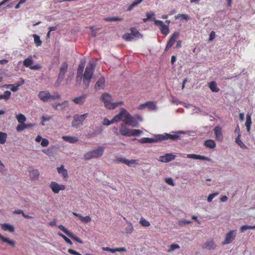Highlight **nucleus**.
<instances>
[{"label":"nucleus","mask_w":255,"mask_h":255,"mask_svg":"<svg viewBox=\"0 0 255 255\" xmlns=\"http://www.w3.org/2000/svg\"><path fill=\"white\" fill-rule=\"evenodd\" d=\"M84 64L80 63L79 65L77 72V79L83 78V84L88 88L94 75L95 65L93 63H90L86 66L84 73L83 74L84 69Z\"/></svg>","instance_id":"f257e3e1"},{"label":"nucleus","mask_w":255,"mask_h":255,"mask_svg":"<svg viewBox=\"0 0 255 255\" xmlns=\"http://www.w3.org/2000/svg\"><path fill=\"white\" fill-rule=\"evenodd\" d=\"M179 138V136L177 134H171L165 133L163 134H158L154 138L143 137L139 140L141 143H154L157 141H161L167 139L176 140Z\"/></svg>","instance_id":"f03ea898"},{"label":"nucleus","mask_w":255,"mask_h":255,"mask_svg":"<svg viewBox=\"0 0 255 255\" xmlns=\"http://www.w3.org/2000/svg\"><path fill=\"white\" fill-rule=\"evenodd\" d=\"M38 97L43 102H48L60 99V95L58 93H55L54 95H52L48 91H40Z\"/></svg>","instance_id":"7ed1b4c3"},{"label":"nucleus","mask_w":255,"mask_h":255,"mask_svg":"<svg viewBox=\"0 0 255 255\" xmlns=\"http://www.w3.org/2000/svg\"><path fill=\"white\" fill-rule=\"evenodd\" d=\"M120 131L122 135L124 136H138L142 133V131L140 129H130L126 127L124 124H122L120 128Z\"/></svg>","instance_id":"20e7f679"},{"label":"nucleus","mask_w":255,"mask_h":255,"mask_svg":"<svg viewBox=\"0 0 255 255\" xmlns=\"http://www.w3.org/2000/svg\"><path fill=\"white\" fill-rule=\"evenodd\" d=\"M101 100L104 103L105 107L109 109H114L120 105H123V102L111 103V97L108 94H104L101 96Z\"/></svg>","instance_id":"39448f33"},{"label":"nucleus","mask_w":255,"mask_h":255,"mask_svg":"<svg viewBox=\"0 0 255 255\" xmlns=\"http://www.w3.org/2000/svg\"><path fill=\"white\" fill-rule=\"evenodd\" d=\"M104 147L99 146L97 149L88 152L85 154L84 157L85 160H90L92 158L101 157L104 153Z\"/></svg>","instance_id":"423d86ee"},{"label":"nucleus","mask_w":255,"mask_h":255,"mask_svg":"<svg viewBox=\"0 0 255 255\" xmlns=\"http://www.w3.org/2000/svg\"><path fill=\"white\" fill-rule=\"evenodd\" d=\"M124 122L125 125H127L132 127L137 128L139 127V124L136 119L131 117V115L126 111Z\"/></svg>","instance_id":"0eeeda50"},{"label":"nucleus","mask_w":255,"mask_h":255,"mask_svg":"<svg viewBox=\"0 0 255 255\" xmlns=\"http://www.w3.org/2000/svg\"><path fill=\"white\" fill-rule=\"evenodd\" d=\"M88 113L84 114L83 115H74L73 117V120L72 122V125L73 127L77 128L80 125L82 124V122L87 117Z\"/></svg>","instance_id":"6e6552de"},{"label":"nucleus","mask_w":255,"mask_h":255,"mask_svg":"<svg viewBox=\"0 0 255 255\" xmlns=\"http://www.w3.org/2000/svg\"><path fill=\"white\" fill-rule=\"evenodd\" d=\"M68 67V65L66 62L62 63L60 68V72L57 80V83L58 85L63 80L65 73L67 71Z\"/></svg>","instance_id":"1a4fd4ad"},{"label":"nucleus","mask_w":255,"mask_h":255,"mask_svg":"<svg viewBox=\"0 0 255 255\" xmlns=\"http://www.w3.org/2000/svg\"><path fill=\"white\" fill-rule=\"evenodd\" d=\"M179 36V33L178 32H174L172 34L166 45L165 51H168L174 45Z\"/></svg>","instance_id":"9d476101"},{"label":"nucleus","mask_w":255,"mask_h":255,"mask_svg":"<svg viewBox=\"0 0 255 255\" xmlns=\"http://www.w3.org/2000/svg\"><path fill=\"white\" fill-rule=\"evenodd\" d=\"M49 187L51 189L52 191L56 194L58 193L60 190H64L65 189V185H59L57 183L54 181H52L50 183Z\"/></svg>","instance_id":"9b49d317"},{"label":"nucleus","mask_w":255,"mask_h":255,"mask_svg":"<svg viewBox=\"0 0 255 255\" xmlns=\"http://www.w3.org/2000/svg\"><path fill=\"white\" fill-rule=\"evenodd\" d=\"M236 235V231L235 230H232L228 233L226 236L225 240L222 244V245L231 243L235 239Z\"/></svg>","instance_id":"f8f14e48"},{"label":"nucleus","mask_w":255,"mask_h":255,"mask_svg":"<svg viewBox=\"0 0 255 255\" xmlns=\"http://www.w3.org/2000/svg\"><path fill=\"white\" fill-rule=\"evenodd\" d=\"M216 140L222 141L223 139L222 129L219 127H216L214 129Z\"/></svg>","instance_id":"ddd939ff"},{"label":"nucleus","mask_w":255,"mask_h":255,"mask_svg":"<svg viewBox=\"0 0 255 255\" xmlns=\"http://www.w3.org/2000/svg\"><path fill=\"white\" fill-rule=\"evenodd\" d=\"M175 156L171 153H166L160 157L159 160L163 162H168L175 159Z\"/></svg>","instance_id":"4468645a"},{"label":"nucleus","mask_w":255,"mask_h":255,"mask_svg":"<svg viewBox=\"0 0 255 255\" xmlns=\"http://www.w3.org/2000/svg\"><path fill=\"white\" fill-rule=\"evenodd\" d=\"M126 112V110L123 109L121 112L118 115L115 116L112 119L113 123L118 122L121 120H123L124 121Z\"/></svg>","instance_id":"2eb2a0df"},{"label":"nucleus","mask_w":255,"mask_h":255,"mask_svg":"<svg viewBox=\"0 0 255 255\" xmlns=\"http://www.w3.org/2000/svg\"><path fill=\"white\" fill-rule=\"evenodd\" d=\"M105 78L103 76L101 77L98 81L96 83L95 88L96 90H100L103 89L105 86Z\"/></svg>","instance_id":"dca6fc26"},{"label":"nucleus","mask_w":255,"mask_h":255,"mask_svg":"<svg viewBox=\"0 0 255 255\" xmlns=\"http://www.w3.org/2000/svg\"><path fill=\"white\" fill-rule=\"evenodd\" d=\"M39 172L37 169H32L29 171V177L31 180L34 181L38 179Z\"/></svg>","instance_id":"f3484780"},{"label":"nucleus","mask_w":255,"mask_h":255,"mask_svg":"<svg viewBox=\"0 0 255 255\" xmlns=\"http://www.w3.org/2000/svg\"><path fill=\"white\" fill-rule=\"evenodd\" d=\"M73 215L75 216L78 217L79 218L81 222H82L84 223H88L91 221L92 219L89 216H87L85 217L81 216L80 214L77 213L76 212H73Z\"/></svg>","instance_id":"a211bd4d"},{"label":"nucleus","mask_w":255,"mask_h":255,"mask_svg":"<svg viewBox=\"0 0 255 255\" xmlns=\"http://www.w3.org/2000/svg\"><path fill=\"white\" fill-rule=\"evenodd\" d=\"M216 245L213 240L206 242L203 246V248L208 250H213L216 248Z\"/></svg>","instance_id":"6ab92c4d"},{"label":"nucleus","mask_w":255,"mask_h":255,"mask_svg":"<svg viewBox=\"0 0 255 255\" xmlns=\"http://www.w3.org/2000/svg\"><path fill=\"white\" fill-rule=\"evenodd\" d=\"M62 139L67 142H68L71 143H74L77 142L79 139L77 137L75 136H63Z\"/></svg>","instance_id":"aec40b11"},{"label":"nucleus","mask_w":255,"mask_h":255,"mask_svg":"<svg viewBox=\"0 0 255 255\" xmlns=\"http://www.w3.org/2000/svg\"><path fill=\"white\" fill-rule=\"evenodd\" d=\"M103 250L105 251H108L111 253H115L116 252H126L127 251L125 248H119L116 249H111L109 247H103Z\"/></svg>","instance_id":"412c9836"},{"label":"nucleus","mask_w":255,"mask_h":255,"mask_svg":"<svg viewBox=\"0 0 255 255\" xmlns=\"http://www.w3.org/2000/svg\"><path fill=\"white\" fill-rule=\"evenodd\" d=\"M58 172L61 174L63 178H67L68 177L67 170L64 168V165H61L60 167L57 168Z\"/></svg>","instance_id":"4be33fe9"},{"label":"nucleus","mask_w":255,"mask_h":255,"mask_svg":"<svg viewBox=\"0 0 255 255\" xmlns=\"http://www.w3.org/2000/svg\"><path fill=\"white\" fill-rule=\"evenodd\" d=\"M86 97V95H83L79 97L74 98L72 101L76 104L82 105L84 103Z\"/></svg>","instance_id":"5701e85b"},{"label":"nucleus","mask_w":255,"mask_h":255,"mask_svg":"<svg viewBox=\"0 0 255 255\" xmlns=\"http://www.w3.org/2000/svg\"><path fill=\"white\" fill-rule=\"evenodd\" d=\"M186 157L194 159L208 160L207 157L195 154H188Z\"/></svg>","instance_id":"b1692460"},{"label":"nucleus","mask_w":255,"mask_h":255,"mask_svg":"<svg viewBox=\"0 0 255 255\" xmlns=\"http://www.w3.org/2000/svg\"><path fill=\"white\" fill-rule=\"evenodd\" d=\"M0 226L4 231H8L11 233L13 232L14 231V228L13 226L6 223L0 224Z\"/></svg>","instance_id":"393cba45"},{"label":"nucleus","mask_w":255,"mask_h":255,"mask_svg":"<svg viewBox=\"0 0 255 255\" xmlns=\"http://www.w3.org/2000/svg\"><path fill=\"white\" fill-rule=\"evenodd\" d=\"M209 87L213 92H218L220 91V89L217 87V83L215 81L210 82Z\"/></svg>","instance_id":"a878e982"},{"label":"nucleus","mask_w":255,"mask_h":255,"mask_svg":"<svg viewBox=\"0 0 255 255\" xmlns=\"http://www.w3.org/2000/svg\"><path fill=\"white\" fill-rule=\"evenodd\" d=\"M24 83V81L23 80L21 82H19L18 83L15 84H10V89L11 91L12 92H16L17 91L19 87L21 85H23Z\"/></svg>","instance_id":"bb28decb"},{"label":"nucleus","mask_w":255,"mask_h":255,"mask_svg":"<svg viewBox=\"0 0 255 255\" xmlns=\"http://www.w3.org/2000/svg\"><path fill=\"white\" fill-rule=\"evenodd\" d=\"M204 145L206 147L214 148L216 146L215 142L212 139H208L205 141Z\"/></svg>","instance_id":"cd10ccee"},{"label":"nucleus","mask_w":255,"mask_h":255,"mask_svg":"<svg viewBox=\"0 0 255 255\" xmlns=\"http://www.w3.org/2000/svg\"><path fill=\"white\" fill-rule=\"evenodd\" d=\"M252 124L251 115L248 114L247 115V119L245 123V126L247 128L248 131H250L251 128V126Z\"/></svg>","instance_id":"c85d7f7f"},{"label":"nucleus","mask_w":255,"mask_h":255,"mask_svg":"<svg viewBox=\"0 0 255 255\" xmlns=\"http://www.w3.org/2000/svg\"><path fill=\"white\" fill-rule=\"evenodd\" d=\"M34 61L31 57H29L25 59L23 61V65L26 67H32V64L33 63Z\"/></svg>","instance_id":"c756f323"},{"label":"nucleus","mask_w":255,"mask_h":255,"mask_svg":"<svg viewBox=\"0 0 255 255\" xmlns=\"http://www.w3.org/2000/svg\"><path fill=\"white\" fill-rule=\"evenodd\" d=\"M16 118L19 124H25V122L26 121V117L22 114L16 115Z\"/></svg>","instance_id":"7c9ffc66"},{"label":"nucleus","mask_w":255,"mask_h":255,"mask_svg":"<svg viewBox=\"0 0 255 255\" xmlns=\"http://www.w3.org/2000/svg\"><path fill=\"white\" fill-rule=\"evenodd\" d=\"M0 239L2 241V242L4 243H6L10 246L14 247L15 245V242L12 240H9L8 238H5L2 236L0 234Z\"/></svg>","instance_id":"2f4dec72"},{"label":"nucleus","mask_w":255,"mask_h":255,"mask_svg":"<svg viewBox=\"0 0 255 255\" xmlns=\"http://www.w3.org/2000/svg\"><path fill=\"white\" fill-rule=\"evenodd\" d=\"M160 29L161 33L164 35H167L169 33L168 26L165 24L160 28Z\"/></svg>","instance_id":"473e14b6"},{"label":"nucleus","mask_w":255,"mask_h":255,"mask_svg":"<svg viewBox=\"0 0 255 255\" xmlns=\"http://www.w3.org/2000/svg\"><path fill=\"white\" fill-rule=\"evenodd\" d=\"M7 138V134L5 132H0V143L4 144Z\"/></svg>","instance_id":"72a5a7b5"},{"label":"nucleus","mask_w":255,"mask_h":255,"mask_svg":"<svg viewBox=\"0 0 255 255\" xmlns=\"http://www.w3.org/2000/svg\"><path fill=\"white\" fill-rule=\"evenodd\" d=\"M175 18L176 19H184L186 20H187L190 18L189 16L188 15L184 14H178L177 15L175 16Z\"/></svg>","instance_id":"f704fd0d"},{"label":"nucleus","mask_w":255,"mask_h":255,"mask_svg":"<svg viewBox=\"0 0 255 255\" xmlns=\"http://www.w3.org/2000/svg\"><path fill=\"white\" fill-rule=\"evenodd\" d=\"M33 36L34 38V42L35 43L36 46H40L42 44V41L40 39V37L36 34H33Z\"/></svg>","instance_id":"c9c22d12"},{"label":"nucleus","mask_w":255,"mask_h":255,"mask_svg":"<svg viewBox=\"0 0 255 255\" xmlns=\"http://www.w3.org/2000/svg\"><path fill=\"white\" fill-rule=\"evenodd\" d=\"M123 38L127 41H131L133 39L131 35L129 33H127L124 34L122 36Z\"/></svg>","instance_id":"e433bc0d"},{"label":"nucleus","mask_w":255,"mask_h":255,"mask_svg":"<svg viewBox=\"0 0 255 255\" xmlns=\"http://www.w3.org/2000/svg\"><path fill=\"white\" fill-rule=\"evenodd\" d=\"M28 128L27 125H26L25 124H19L16 127V130L17 131H20L24 130L25 128Z\"/></svg>","instance_id":"4c0bfd02"},{"label":"nucleus","mask_w":255,"mask_h":255,"mask_svg":"<svg viewBox=\"0 0 255 255\" xmlns=\"http://www.w3.org/2000/svg\"><path fill=\"white\" fill-rule=\"evenodd\" d=\"M236 142L240 145V146L242 148L246 147L245 145L243 143V142L240 139V134H239L238 136L236 138L235 140Z\"/></svg>","instance_id":"58836bf2"},{"label":"nucleus","mask_w":255,"mask_h":255,"mask_svg":"<svg viewBox=\"0 0 255 255\" xmlns=\"http://www.w3.org/2000/svg\"><path fill=\"white\" fill-rule=\"evenodd\" d=\"M68 236L76 242L80 244H83V241L80 238L75 236L72 233H70Z\"/></svg>","instance_id":"ea45409f"},{"label":"nucleus","mask_w":255,"mask_h":255,"mask_svg":"<svg viewBox=\"0 0 255 255\" xmlns=\"http://www.w3.org/2000/svg\"><path fill=\"white\" fill-rule=\"evenodd\" d=\"M126 232L127 234H131L133 231V228L131 223L126 227L125 229Z\"/></svg>","instance_id":"a19ab883"},{"label":"nucleus","mask_w":255,"mask_h":255,"mask_svg":"<svg viewBox=\"0 0 255 255\" xmlns=\"http://www.w3.org/2000/svg\"><path fill=\"white\" fill-rule=\"evenodd\" d=\"M130 31L132 35L138 37L140 35V33L135 27H131L130 28Z\"/></svg>","instance_id":"79ce46f5"},{"label":"nucleus","mask_w":255,"mask_h":255,"mask_svg":"<svg viewBox=\"0 0 255 255\" xmlns=\"http://www.w3.org/2000/svg\"><path fill=\"white\" fill-rule=\"evenodd\" d=\"M140 224L143 227H149L150 226V223L143 218H141Z\"/></svg>","instance_id":"37998d69"},{"label":"nucleus","mask_w":255,"mask_h":255,"mask_svg":"<svg viewBox=\"0 0 255 255\" xmlns=\"http://www.w3.org/2000/svg\"><path fill=\"white\" fill-rule=\"evenodd\" d=\"M105 20L107 21H121L122 20V18L118 17H112L106 18Z\"/></svg>","instance_id":"c03bdc74"},{"label":"nucleus","mask_w":255,"mask_h":255,"mask_svg":"<svg viewBox=\"0 0 255 255\" xmlns=\"http://www.w3.org/2000/svg\"><path fill=\"white\" fill-rule=\"evenodd\" d=\"M152 20L154 21V24L156 26H159L160 28L162 27V26L164 25V24L162 21L159 20H157L154 17L153 18Z\"/></svg>","instance_id":"a18cd8bd"},{"label":"nucleus","mask_w":255,"mask_h":255,"mask_svg":"<svg viewBox=\"0 0 255 255\" xmlns=\"http://www.w3.org/2000/svg\"><path fill=\"white\" fill-rule=\"evenodd\" d=\"M11 95V92L9 91H6L4 93V94L2 95L3 99L5 100H7L9 99L10 96Z\"/></svg>","instance_id":"49530a36"},{"label":"nucleus","mask_w":255,"mask_h":255,"mask_svg":"<svg viewBox=\"0 0 255 255\" xmlns=\"http://www.w3.org/2000/svg\"><path fill=\"white\" fill-rule=\"evenodd\" d=\"M58 228L60 230L62 231L67 236H68L70 233V232L63 225H59L58 226Z\"/></svg>","instance_id":"de8ad7c7"},{"label":"nucleus","mask_w":255,"mask_h":255,"mask_svg":"<svg viewBox=\"0 0 255 255\" xmlns=\"http://www.w3.org/2000/svg\"><path fill=\"white\" fill-rule=\"evenodd\" d=\"M68 104V102L67 101H64V102H62L61 104L60 103H58V104H54L53 105V107L56 109V110H58L59 108H58V107L59 106H62V105H64L65 107Z\"/></svg>","instance_id":"09e8293b"},{"label":"nucleus","mask_w":255,"mask_h":255,"mask_svg":"<svg viewBox=\"0 0 255 255\" xmlns=\"http://www.w3.org/2000/svg\"><path fill=\"white\" fill-rule=\"evenodd\" d=\"M59 235L61 237H62L66 243H67L68 244H69L70 245H72L73 243L71 242V241L69 238H68L67 237H66L65 235H63L61 233H59Z\"/></svg>","instance_id":"8fccbe9b"},{"label":"nucleus","mask_w":255,"mask_h":255,"mask_svg":"<svg viewBox=\"0 0 255 255\" xmlns=\"http://www.w3.org/2000/svg\"><path fill=\"white\" fill-rule=\"evenodd\" d=\"M218 193H213V194H211L209 195L208 197V199H207V201L208 202H211L213 199L217 195H218Z\"/></svg>","instance_id":"3c124183"},{"label":"nucleus","mask_w":255,"mask_h":255,"mask_svg":"<svg viewBox=\"0 0 255 255\" xmlns=\"http://www.w3.org/2000/svg\"><path fill=\"white\" fill-rule=\"evenodd\" d=\"M149 104H151V105H152V103H145L144 104H140L139 105L138 107V110H143V109L145 108L146 107H147V105H149Z\"/></svg>","instance_id":"603ef678"},{"label":"nucleus","mask_w":255,"mask_h":255,"mask_svg":"<svg viewBox=\"0 0 255 255\" xmlns=\"http://www.w3.org/2000/svg\"><path fill=\"white\" fill-rule=\"evenodd\" d=\"M49 144V141L46 138H43L41 140V145L42 147H46Z\"/></svg>","instance_id":"864d4df0"},{"label":"nucleus","mask_w":255,"mask_h":255,"mask_svg":"<svg viewBox=\"0 0 255 255\" xmlns=\"http://www.w3.org/2000/svg\"><path fill=\"white\" fill-rule=\"evenodd\" d=\"M147 103H152V105L149 104L147 105V107L149 109L151 110H155L156 109V105L155 103L153 101H149Z\"/></svg>","instance_id":"5fc2aeb1"},{"label":"nucleus","mask_w":255,"mask_h":255,"mask_svg":"<svg viewBox=\"0 0 255 255\" xmlns=\"http://www.w3.org/2000/svg\"><path fill=\"white\" fill-rule=\"evenodd\" d=\"M165 182L169 185L174 186V182L172 178H168L165 179Z\"/></svg>","instance_id":"6e6d98bb"},{"label":"nucleus","mask_w":255,"mask_h":255,"mask_svg":"<svg viewBox=\"0 0 255 255\" xmlns=\"http://www.w3.org/2000/svg\"><path fill=\"white\" fill-rule=\"evenodd\" d=\"M68 252L69 254L73 255H81V254H80L79 252H77L71 249H69L68 251Z\"/></svg>","instance_id":"4d7b16f0"},{"label":"nucleus","mask_w":255,"mask_h":255,"mask_svg":"<svg viewBox=\"0 0 255 255\" xmlns=\"http://www.w3.org/2000/svg\"><path fill=\"white\" fill-rule=\"evenodd\" d=\"M180 248L179 246L177 244H173L171 245L169 251H173L175 249H179Z\"/></svg>","instance_id":"13d9d810"},{"label":"nucleus","mask_w":255,"mask_h":255,"mask_svg":"<svg viewBox=\"0 0 255 255\" xmlns=\"http://www.w3.org/2000/svg\"><path fill=\"white\" fill-rule=\"evenodd\" d=\"M136 162L135 160L131 159L130 160H128L126 159V164L128 166H131L132 164Z\"/></svg>","instance_id":"bf43d9fd"},{"label":"nucleus","mask_w":255,"mask_h":255,"mask_svg":"<svg viewBox=\"0 0 255 255\" xmlns=\"http://www.w3.org/2000/svg\"><path fill=\"white\" fill-rule=\"evenodd\" d=\"M113 123V121H109L107 119H105L103 121V124L106 126H109L111 124Z\"/></svg>","instance_id":"052dcab7"},{"label":"nucleus","mask_w":255,"mask_h":255,"mask_svg":"<svg viewBox=\"0 0 255 255\" xmlns=\"http://www.w3.org/2000/svg\"><path fill=\"white\" fill-rule=\"evenodd\" d=\"M41 68V66L39 64H36L35 65L30 67V69L31 70H40Z\"/></svg>","instance_id":"680f3d73"},{"label":"nucleus","mask_w":255,"mask_h":255,"mask_svg":"<svg viewBox=\"0 0 255 255\" xmlns=\"http://www.w3.org/2000/svg\"><path fill=\"white\" fill-rule=\"evenodd\" d=\"M51 119V116H49V117L43 116V117H42V125H44V123H43L44 122L49 121Z\"/></svg>","instance_id":"e2e57ef3"},{"label":"nucleus","mask_w":255,"mask_h":255,"mask_svg":"<svg viewBox=\"0 0 255 255\" xmlns=\"http://www.w3.org/2000/svg\"><path fill=\"white\" fill-rule=\"evenodd\" d=\"M215 37V33L214 31H212L210 33L209 35V40L212 41L213 40Z\"/></svg>","instance_id":"0e129e2a"},{"label":"nucleus","mask_w":255,"mask_h":255,"mask_svg":"<svg viewBox=\"0 0 255 255\" xmlns=\"http://www.w3.org/2000/svg\"><path fill=\"white\" fill-rule=\"evenodd\" d=\"M248 229H249V225H244L240 228V231L241 232H244Z\"/></svg>","instance_id":"69168bd1"},{"label":"nucleus","mask_w":255,"mask_h":255,"mask_svg":"<svg viewBox=\"0 0 255 255\" xmlns=\"http://www.w3.org/2000/svg\"><path fill=\"white\" fill-rule=\"evenodd\" d=\"M126 159L123 158H118L116 159L117 162H122V163H124L125 164H126Z\"/></svg>","instance_id":"338daca9"},{"label":"nucleus","mask_w":255,"mask_h":255,"mask_svg":"<svg viewBox=\"0 0 255 255\" xmlns=\"http://www.w3.org/2000/svg\"><path fill=\"white\" fill-rule=\"evenodd\" d=\"M228 197H227V196H223V197H222L221 198V199H220V200H221V202H224L227 201V200H228Z\"/></svg>","instance_id":"774afa93"}]
</instances>
